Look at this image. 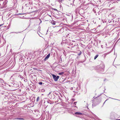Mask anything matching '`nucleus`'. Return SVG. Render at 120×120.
Returning <instances> with one entry per match:
<instances>
[{"label": "nucleus", "instance_id": "1", "mask_svg": "<svg viewBox=\"0 0 120 120\" xmlns=\"http://www.w3.org/2000/svg\"><path fill=\"white\" fill-rule=\"evenodd\" d=\"M52 75L54 80L55 81H57L58 80V79L59 78V76H56V75Z\"/></svg>", "mask_w": 120, "mask_h": 120}, {"label": "nucleus", "instance_id": "2", "mask_svg": "<svg viewBox=\"0 0 120 120\" xmlns=\"http://www.w3.org/2000/svg\"><path fill=\"white\" fill-rule=\"evenodd\" d=\"M50 54L49 53L47 55L46 57L44 59V60L45 61H46V60H47L49 58L50 56Z\"/></svg>", "mask_w": 120, "mask_h": 120}, {"label": "nucleus", "instance_id": "3", "mask_svg": "<svg viewBox=\"0 0 120 120\" xmlns=\"http://www.w3.org/2000/svg\"><path fill=\"white\" fill-rule=\"evenodd\" d=\"M75 114L79 115H81L82 114V113L79 112H76L75 113Z\"/></svg>", "mask_w": 120, "mask_h": 120}, {"label": "nucleus", "instance_id": "4", "mask_svg": "<svg viewBox=\"0 0 120 120\" xmlns=\"http://www.w3.org/2000/svg\"><path fill=\"white\" fill-rule=\"evenodd\" d=\"M98 55H96L94 57V59L95 60L98 57Z\"/></svg>", "mask_w": 120, "mask_h": 120}, {"label": "nucleus", "instance_id": "5", "mask_svg": "<svg viewBox=\"0 0 120 120\" xmlns=\"http://www.w3.org/2000/svg\"><path fill=\"white\" fill-rule=\"evenodd\" d=\"M16 119H19V120H23L24 119L22 118H16Z\"/></svg>", "mask_w": 120, "mask_h": 120}, {"label": "nucleus", "instance_id": "6", "mask_svg": "<svg viewBox=\"0 0 120 120\" xmlns=\"http://www.w3.org/2000/svg\"><path fill=\"white\" fill-rule=\"evenodd\" d=\"M39 97H37V100H36L37 102H38L39 101Z\"/></svg>", "mask_w": 120, "mask_h": 120}, {"label": "nucleus", "instance_id": "7", "mask_svg": "<svg viewBox=\"0 0 120 120\" xmlns=\"http://www.w3.org/2000/svg\"><path fill=\"white\" fill-rule=\"evenodd\" d=\"M81 53H82L80 51V52L78 54V55H81Z\"/></svg>", "mask_w": 120, "mask_h": 120}, {"label": "nucleus", "instance_id": "8", "mask_svg": "<svg viewBox=\"0 0 120 120\" xmlns=\"http://www.w3.org/2000/svg\"><path fill=\"white\" fill-rule=\"evenodd\" d=\"M63 72H60L59 73V74L60 75H62V74H63Z\"/></svg>", "mask_w": 120, "mask_h": 120}, {"label": "nucleus", "instance_id": "9", "mask_svg": "<svg viewBox=\"0 0 120 120\" xmlns=\"http://www.w3.org/2000/svg\"><path fill=\"white\" fill-rule=\"evenodd\" d=\"M39 84L40 85H42V82H39Z\"/></svg>", "mask_w": 120, "mask_h": 120}, {"label": "nucleus", "instance_id": "10", "mask_svg": "<svg viewBox=\"0 0 120 120\" xmlns=\"http://www.w3.org/2000/svg\"><path fill=\"white\" fill-rule=\"evenodd\" d=\"M3 24H0V27L2 26H3Z\"/></svg>", "mask_w": 120, "mask_h": 120}, {"label": "nucleus", "instance_id": "11", "mask_svg": "<svg viewBox=\"0 0 120 120\" xmlns=\"http://www.w3.org/2000/svg\"><path fill=\"white\" fill-rule=\"evenodd\" d=\"M52 24L53 25H55V22H53V23H52Z\"/></svg>", "mask_w": 120, "mask_h": 120}, {"label": "nucleus", "instance_id": "12", "mask_svg": "<svg viewBox=\"0 0 120 120\" xmlns=\"http://www.w3.org/2000/svg\"><path fill=\"white\" fill-rule=\"evenodd\" d=\"M76 102H75L74 103V104L75 105H76Z\"/></svg>", "mask_w": 120, "mask_h": 120}, {"label": "nucleus", "instance_id": "13", "mask_svg": "<svg viewBox=\"0 0 120 120\" xmlns=\"http://www.w3.org/2000/svg\"><path fill=\"white\" fill-rule=\"evenodd\" d=\"M53 10L55 11H57V10L56 9L54 8Z\"/></svg>", "mask_w": 120, "mask_h": 120}, {"label": "nucleus", "instance_id": "14", "mask_svg": "<svg viewBox=\"0 0 120 120\" xmlns=\"http://www.w3.org/2000/svg\"><path fill=\"white\" fill-rule=\"evenodd\" d=\"M107 100H106V101H105V102H104V103L103 104H104L105 103V101H107Z\"/></svg>", "mask_w": 120, "mask_h": 120}, {"label": "nucleus", "instance_id": "15", "mask_svg": "<svg viewBox=\"0 0 120 120\" xmlns=\"http://www.w3.org/2000/svg\"><path fill=\"white\" fill-rule=\"evenodd\" d=\"M105 45H106V46H107V44H106H106H105Z\"/></svg>", "mask_w": 120, "mask_h": 120}, {"label": "nucleus", "instance_id": "16", "mask_svg": "<svg viewBox=\"0 0 120 120\" xmlns=\"http://www.w3.org/2000/svg\"><path fill=\"white\" fill-rule=\"evenodd\" d=\"M102 46H103V45H101V47H102V48H103V47H102Z\"/></svg>", "mask_w": 120, "mask_h": 120}, {"label": "nucleus", "instance_id": "17", "mask_svg": "<svg viewBox=\"0 0 120 120\" xmlns=\"http://www.w3.org/2000/svg\"><path fill=\"white\" fill-rule=\"evenodd\" d=\"M117 120H120V119H117Z\"/></svg>", "mask_w": 120, "mask_h": 120}, {"label": "nucleus", "instance_id": "18", "mask_svg": "<svg viewBox=\"0 0 120 120\" xmlns=\"http://www.w3.org/2000/svg\"><path fill=\"white\" fill-rule=\"evenodd\" d=\"M48 30H47V32H48Z\"/></svg>", "mask_w": 120, "mask_h": 120}]
</instances>
